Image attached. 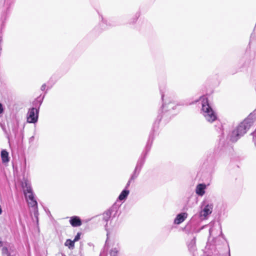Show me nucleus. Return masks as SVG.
Segmentation results:
<instances>
[{
  "label": "nucleus",
  "instance_id": "6e6552de",
  "mask_svg": "<svg viewBox=\"0 0 256 256\" xmlns=\"http://www.w3.org/2000/svg\"><path fill=\"white\" fill-rule=\"evenodd\" d=\"M188 214L186 212H182L178 214L174 220V224H180L185 220L188 218Z\"/></svg>",
  "mask_w": 256,
  "mask_h": 256
},
{
  "label": "nucleus",
  "instance_id": "0eeeda50",
  "mask_svg": "<svg viewBox=\"0 0 256 256\" xmlns=\"http://www.w3.org/2000/svg\"><path fill=\"white\" fill-rule=\"evenodd\" d=\"M38 110L36 108H32L29 110L27 114V122L28 123H36L38 120Z\"/></svg>",
  "mask_w": 256,
  "mask_h": 256
},
{
  "label": "nucleus",
  "instance_id": "1a4fd4ad",
  "mask_svg": "<svg viewBox=\"0 0 256 256\" xmlns=\"http://www.w3.org/2000/svg\"><path fill=\"white\" fill-rule=\"evenodd\" d=\"M2 256H16V253L11 247H4L2 250Z\"/></svg>",
  "mask_w": 256,
  "mask_h": 256
},
{
  "label": "nucleus",
  "instance_id": "20e7f679",
  "mask_svg": "<svg viewBox=\"0 0 256 256\" xmlns=\"http://www.w3.org/2000/svg\"><path fill=\"white\" fill-rule=\"evenodd\" d=\"M110 233L106 234L107 238L105 243V248H110L109 253L110 256H118L120 250V244L118 240L110 238Z\"/></svg>",
  "mask_w": 256,
  "mask_h": 256
},
{
  "label": "nucleus",
  "instance_id": "7ed1b4c3",
  "mask_svg": "<svg viewBox=\"0 0 256 256\" xmlns=\"http://www.w3.org/2000/svg\"><path fill=\"white\" fill-rule=\"evenodd\" d=\"M200 100L202 103L200 112L205 120L210 123L216 121L218 118L217 114L210 104L207 98L202 96L200 98Z\"/></svg>",
  "mask_w": 256,
  "mask_h": 256
},
{
  "label": "nucleus",
  "instance_id": "5701e85b",
  "mask_svg": "<svg viewBox=\"0 0 256 256\" xmlns=\"http://www.w3.org/2000/svg\"><path fill=\"white\" fill-rule=\"evenodd\" d=\"M2 246V242L0 241V247H1Z\"/></svg>",
  "mask_w": 256,
  "mask_h": 256
},
{
  "label": "nucleus",
  "instance_id": "f03ea898",
  "mask_svg": "<svg viewBox=\"0 0 256 256\" xmlns=\"http://www.w3.org/2000/svg\"><path fill=\"white\" fill-rule=\"evenodd\" d=\"M22 187L24 188V194L27 200L28 204L30 207L32 208L34 216L36 218L37 224H38V202L34 198L31 186L28 182L26 181L22 184Z\"/></svg>",
  "mask_w": 256,
  "mask_h": 256
},
{
  "label": "nucleus",
  "instance_id": "39448f33",
  "mask_svg": "<svg viewBox=\"0 0 256 256\" xmlns=\"http://www.w3.org/2000/svg\"><path fill=\"white\" fill-rule=\"evenodd\" d=\"M200 209V217L203 220L206 219L208 216L210 215L212 212L213 204L204 201L201 204Z\"/></svg>",
  "mask_w": 256,
  "mask_h": 256
},
{
  "label": "nucleus",
  "instance_id": "2eb2a0df",
  "mask_svg": "<svg viewBox=\"0 0 256 256\" xmlns=\"http://www.w3.org/2000/svg\"><path fill=\"white\" fill-rule=\"evenodd\" d=\"M64 246H68L69 249L73 250L74 248V242L73 240H71L70 239L66 240Z\"/></svg>",
  "mask_w": 256,
  "mask_h": 256
},
{
  "label": "nucleus",
  "instance_id": "423d86ee",
  "mask_svg": "<svg viewBox=\"0 0 256 256\" xmlns=\"http://www.w3.org/2000/svg\"><path fill=\"white\" fill-rule=\"evenodd\" d=\"M117 212V208L116 206H112L108 210L102 214V220L106 222L104 225L105 229L107 232H109L108 230V222L110 220L112 217H114Z\"/></svg>",
  "mask_w": 256,
  "mask_h": 256
},
{
  "label": "nucleus",
  "instance_id": "a878e982",
  "mask_svg": "<svg viewBox=\"0 0 256 256\" xmlns=\"http://www.w3.org/2000/svg\"><path fill=\"white\" fill-rule=\"evenodd\" d=\"M229 256H230V254H229Z\"/></svg>",
  "mask_w": 256,
  "mask_h": 256
},
{
  "label": "nucleus",
  "instance_id": "6ab92c4d",
  "mask_svg": "<svg viewBox=\"0 0 256 256\" xmlns=\"http://www.w3.org/2000/svg\"><path fill=\"white\" fill-rule=\"evenodd\" d=\"M131 181H132V180H129L128 181V182H127L126 185V188H128V187L130 186Z\"/></svg>",
  "mask_w": 256,
  "mask_h": 256
},
{
  "label": "nucleus",
  "instance_id": "9b49d317",
  "mask_svg": "<svg viewBox=\"0 0 256 256\" xmlns=\"http://www.w3.org/2000/svg\"><path fill=\"white\" fill-rule=\"evenodd\" d=\"M70 222L74 227H77L82 225V221L80 218L77 216H73L70 218Z\"/></svg>",
  "mask_w": 256,
  "mask_h": 256
},
{
  "label": "nucleus",
  "instance_id": "ddd939ff",
  "mask_svg": "<svg viewBox=\"0 0 256 256\" xmlns=\"http://www.w3.org/2000/svg\"><path fill=\"white\" fill-rule=\"evenodd\" d=\"M1 158L2 162L6 163L9 161L8 153L4 150L1 152Z\"/></svg>",
  "mask_w": 256,
  "mask_h": 256
},
{
  "label": "nucleus",
  "instance_id": "dca6fc26",
  "mask_svg": "<svg viewBox=\"0 0 256 256\" xmlns=\"http://www.w3.org/2000/svg\"><path fill=\"white\" fill-rule=\"evenodd\" d=\"M138 166H136L134 174H132V176H131L130 180H134L135 178H136L138 177V176L140 173V172H138Z\"/></svg>",
  "mask_w": 256,
  "mask_h": 256
},
{
  "label": "nucleus",
  "instance_id": "f8f14e48",
  "mask_svg": "<svg viewBox=\"0 0 256 256\" xmlns=\"http://www.w3.org/2000/svg\"><path fill=\"white\" fill-rule=\"evenodd\" d=\"M176 107V105L173 102H170L168 104H164L162 105V108L166 112L170 111L171 110H174Z\"/></svg>",
  "mask_w": 256,
  "mask_h": 256
},
{
  "label": "nucleus",
  "instance_id": "a211bd4d",
  "mask_svg": "<svg viewBox=\"0 0 256 256\" xmlns=\"http://www.w3.org/2000/svg\"><path fill=\"white\" fill-rule=\"evenodd\" d=\"M80 233L78 232L76 234V235L75 236V238H74V240H73L74 242H76L78 241L80 239Z\"/></svg>",
  "mask_w": 256,
  "mask_h": 256
},
{
  "label": "nucleus",
  "instance_id": "aec40b11",
  "mask_svg": "<svg viewBox=\"0 0 256 256\" xmlns=\"http://www.w3.org/2000/svg\"><path fill=\"white\" fill-rule=\"evenodd\" d=\"M4 109L2 104L0 103V114L3 112Z\"/></svg>",
  "mask_w": 256,
  "mask_h": 256
},
{
  "label": "nucleus",
  "instance_id": "412c9836",
  "mask_svg": "<svg viewBox=\"0 0 256 256\" xmlns=\"http://www.w3.org/2000/svg\"><path fill=\"white\" fill-rule=\"evenodd\" d=\"M46 84H43L41 86V90H44L46 89Z\"/></svg>",
  "mask_w": 256,
  "mask_h": 256
},
{
  "label": "nucleus",
  "instance_id": "4468645a",
  "mask_svg": "<svg viewBox=\"0 0 256 256\" xmlns=\"http://www.w3.org/2000/svg\"><path fill=\"white\" fill-rule=\"evenodd\" d=\"M129 193L130 191L126 189L124 190L118 196V199L120 200H124L128 196Z\"/></svg>",
  "mask_w": 256,
  "mask_h": 256
},
{
  "label": "nucleus",
  "instance_id": "f257e3e1",
  "mask_svg": "<svg viewBox=\"0 0 256 256\" xmlns=\"http://www.w3.org/2000/svg\"><path fill=\"white\" fill-rule=\"evenodd\" d=\"M255 120L254 116L250 114L247 118L240 122L228 136V138L232 142H236L253 125Z\"/></svg>",
  "mask_w": 256,
  "mask_h": 256
},
{
  "label": "nucleus",
  "instance_id": "9d476101",
  "mask_svg": "<svg viewBox=\"0 0 256 256\" xmlns=\"http://www.w3.org/2000/svg\"><path fill=\"white\" fill-rule=\"evenodd\" d=\"M206 185L204 184H198L195 190L196 193L200 196H203L205 194V190L206 189Z\"/></svg>",
  "mask_w": 256,
  "mask_h": 256
},
{
  "label": "nucleus",
  "instance_id": "bb28decb",
  "mask_svg": "<svg viewBox=\"0 0 256 256\" xmlns=\"http://www.w3.org/2000/svg\"><path fill=\"white\" fill-rule=\"evenodd\" d=\"M64 256H65V255H64Z\"/></svg>",
  "mask_w": 256,
  "mask_h": 256
},
{
  "label": "nucleus",
  "instance_id": "393cba45",
  "mask_svg": "<svg viewBox=\"0 0 256 256\" xmlns=\"http://www.w3.org/2000/svg\"><path fill=\"white\" fill-rule=\"evenodd\" d=\"M209 232H210V233H211V229L210 230Z\"/></svg>",
  "mask_w": 256,
  "mask_h": 256
},
{
  "label": "nucleus",
  "instance_id": "b1692460",
  "mask_svg": "<svg viewBox=\"0 0 256 256\" xmlns=\"http://www.w3.org/2000/svg\"><path fill=\"white\" fill-rule=\"evenodd\" d=\"M164 95L163 94H162V100H164Z\"/></svg>",
  "mask_w": 256,
  "mask_h": 256
},
{
  "label": "nucleus",
  "instance_id": "f3484780",
  "mask_svg": "<svg viewBox=\"0 0 256 256\" xmlns=\"http://www.w3.org/2000/svg\"><path fill=\"white\" fill-rule=\"evenodd\" d=\"M144 162V158H142L138 160L136 166H138V172H140V170H141Z\"/></svg>",
  "mask_w": 256,
  "mask_h": 256
},
{
  "label": "nucleus",
  "instance_id": "4be33fe9",
  "mask_svg": "<svg viewBox=\"0 0 256 256\" xmlns=\"http://www.w3.org/2000/svg\"><path fill=\"white\" fill-rule=\"evenodd\" d=\"M2 38L0 36V48H2V46H1V43L2 42Z\"/></svg>",
  "mask_w": 256,
  "mask_h": 256
}]
</instances>
